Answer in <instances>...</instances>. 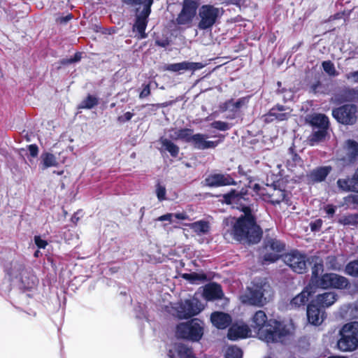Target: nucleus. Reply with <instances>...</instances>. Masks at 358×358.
Instances as JSON below:
<instances>
[{
    "label": "nucleus",
    "mask_w": 358,
    "mask_h": 358,
    "mask_svg": "<svg viewBox=\"0 0 358 358\" xmlns=\"http://www.w3.org/2000/svg\"><path fill=\"white\" fill-rule=\"evenodd\" d=\"M223 201L244 213V215L238 219L230 217L224 220L226 231L229 232L237 241H246L250 243H258L262 237V231L256 224L253 215L255 206L250 204L249 194L246 192H238L231 190L223 196Z\"/></svg>",
    "instance_id": "1"
},
{
    "label": "nucleus",
    "mask_w": 358,
    "mask_h": 358,
    "mask_svg": "<svg viewBox=\"0 0 358 358\" xmlns=\"http://www.w3.org/2000/svg\"><path fill=\"white\" fill-rule=\"evenodd\" d=\"M251 326L257 331L259 338L266 343L280 341L282 337L289 334V330L281 322L267 320V316L263 310L255 313Z\"/></svg>",
    "instance_id": "2"
},
{
    "label": "nucleus",
    "mask_w": 358,
    "mask_h": 358,
    "mask_svg": "<svg viewBox=\"0 0 358 358\" xmlns=\"http://www.w3.org/2000/svg\"><path fill=\"white\" fill-rule=\"evenodd\" d=\"M273 296L270 285L265 280H255L248 288V292L241 296L244 303L263 306L269 301Z\"/></svg>",
    "instance_id": "3"
},
{
    "label": "nucleus",
    "mask_w": 358,
    "mask_h": 358,
    "mask_svg": "<svg viewBox=\"0 0 358 358\" xmlns=\"http://www.w3.org/2000/svg\"><path fill=\"white\" fill-rule=\"evenodd\" d=\"M338 349L342 352H353L358 348V322L345 324L339 331Z\"/></svg>",
    "instance_id": "4"
},
{
    "label": "nucleus",
    "mask_w": 358,
    "mask_h": 358,
    "mask_svg": "<svg viewBox=\"0 0 358 358\" xmlns=\"http://www.w3.org/2000/svg\"><path fill=\"white\" fill-rule=\"evenodd\" d=\"M224 10L211 4H205L199 9V22L197 27L199 30L211 29L220 20Z\"/></svg>",
    "instance_id": "5"
},
{
    "label": "nucleus",
    "mask_w": 358,
    "mask_h": 358,
    "mask_svg": "<svg viewBox=\"0 0 358 358\" xmlns=\"http://www.w3.org/2000/svg\"><path fill=\"white\" fill-rule=\"evenodd\" d=\"M171 313L180 319H186L198 315L204 308L203 305L196 298L186 299L175 303Z\"/></svg>",
    "instance_id": "6"
},
{
    "label": "nucleus",
    "mask_w": 358,
    "mask_h": 358,
    "mask_svg": "<svg viewBox=\"0 0 358 358\" xmlns=\"http://www.w3.org/2000/svg\"><path fill=\"white\" fill-rule=\"evenodd\" d=\"M203 334L202 323L197 319L192 320L190 322L180 323L176 328V336L178 337L192 341H199Z\"/></svg>",
    "instance_id": "7"
},
{
    "label": "nucleus",
    "mask_w": 358,
    "mask_h": 358,
    "mask_svg": "<svg viewBox=\"0 0 358 358\" xmlns=\"http://www.w3.org/2000/svg\"><path fill=\"white\" fill-rule=\"evenodd\" d=\"M182 9L175 20V24L180 27H190L199 6L198 0H182Z\"/></svg>",
    "instance_id": "8"
},
{
    "label": "nucleus",
    "mask_w": 358,
    "mask_h": 358,
    "mask_svg": "<svg viewBox=\"0 0 358 358\" xmlns=\"http://www.w3.org/2000/svg\"><path fill=\"white\" fill-rule=\"evenodd\" d=\"M182 9L175 20V24L180 27H190L199 6L198 0H182Z\"/></svg>",
    "instance_id": "9"
},
{
    "label": "nucleus",
    "mask_w": 358,
    "mask_h": 358,
    "mask_svg": "<svg viewBox=\"0 0 358 358\" xmlns=\"http://www.w3.org/2000/svg\"><path fill=\"white\" fill-rule=\"evenodd\" d=\"M350 285L347 278L334 273H327L315 280V285L322 289H346Z\"/></svg>",
    "instance_id": "10"
},
{
    "label": "nucleus",
    "mask_w": 358,
    "mask_h": 358,
    "mask_svg": "<svg viewBox=\"0 0 358 358\" xmlns=\"http://www.w3.org/2000/svg\"><path fill=\"white\" fill-rule=\"evenodd\" d=\"M333 117L340 123L352 125L358 118V108L354 104H345L332 110Z\"/></svg>",
    "instance_id": "11"
},
{
    "label": "nucleus",
    "mask_w": 358,
    "mask_h": 358,
    "mask_svg": "<svg viewBox=\"0 0 358 358\" xmlns=\"http://www.w3.org/2000/svg\"><path fill=\"white\" fill-rule=\"evenodd\" d=\"M306 259V255L297 250L292 251L283 257L284 262L298 273L306 272L307 269Z\"/></svg>",
    "instance_id": "12"
},
{
    "label": "nucleus",
    "mask_w": 358,
    "mask_h": 358,
    "mask_svg": "<svg viewBox=\"0 0 358 358\" xmlns=\"http://www.w3.org/2000/svg\"><path fill=\"white\" fill-rule=\"evenodd\" d=\"M254 189L257 191L263 200L273 204H278L285 199L286 192L281 189L272 187L262 189L259 185L257 184L255 185Z\"/></svg>",
    "instance_id": "13"
},
{
    "label": "nucleus",
    "mask_w": 358,
    "mask_h": 358,
    "mask_svg": "<svg viewBox=\"0 0 358 358\" xmlns=\"http://www.w3.org/2000/svg\"><path fill=\"white\" fill-rule=\"evenodd\" d=\"M264 249V262L272 263L279 259V253L285 250V244L275 238H269L266 241Z\"/></svg>",
    "instance_id": "14"
},
{
    "label": "nucleus",
    "mask_w": 358,
    "mask_h": 358,
    "mask_svg": "<svg viewBox=\"0 0 358 358\" xmlns=\"http://www.w3.org/2000/svg\"><path fill=\"white\" fill-rule=\"evenodd\" d=\"M151 6L152 2L150 1L146 6L143 7V10L140 12V13L136 15V22L134 25V29H136L141 34V38H144L146 37L145 31L148 24L147 18L148 17L151 12Z\"/></svg>",
    "instance_id": "15"
},
{
    "label": "nucleus",
    "mask_w": 358,
    "mask_h": 358,
    "mask_svg": "<svg viewBox=\"0 0 358 358\" xmlns=\"http://www.w3.org/2000/svg\"><path fill=\"white\" fill-rule=\"evenodd\" d=\"M204 65L201 62H182L179 63L170 64L164 66V70L182 73L185 71H195L201 69Z\"/></svg>",
    "instance_id": "16"
},
{
    "label": "nucleus",
    "mask_w": 358,
    "mask_h": 358,
    "mask_svg": "<svg viewBox=\"0 0 358 358\" xmlns=\"http://www.w3.org/2000/svg\"><path fill=\"white\" fill-rule=\"evenodd\" d=\"M206 185L209 187H220L235 185L234 179L229 174H213L205 180Z\"/></svg>",
    "instance_id": "17"
},
{
    "label": "nucleus",
    "mask_w": 358,
    "mask_h": 358,
    "mask_svg": "<svg viewBox=\"0 0 358 358\" xmlns=\"http://www.w3.org/2000/svg\"><path fill=\"white\" fill-rule=\"evenodd\" d=\"M222 141H208L206 135L198 133L194 134L191 143L196 149L207 150L216 148Z\"/></svg>",
    "instance_id": "18"
},
{
    "label": "nucleus",
    "mask_w": 358,
    "mask_h": 358,
    "mask_svg": "<svg viewBox=\"0 0 358 358\" xmlns=\"http://www.w3.org/2000/svg\"><path fill=\"white\" fill-rule=\"evenodd\" d=\"M307 317L310 324L317 326L323 322L324 313L314 302H312L308 306Z\"/></svg>",
    "instance_id": "19"
},
{
    "label": "nucleus",
    "mask_w": 358,
    "mask_h": 358,
    "mask_svg": "<svg viewBox=\"0 0 358 358\" xmlns=\"http://www.w3.org/2000/svg\"><path fill=\"white\" fill-rule=\"evenodd\" d=\"M287 108L281 105H277L272 108L269 112L265 115L266 122H272L275 120L278 121H283L287 120L290 115V110L286 111Z\"/></svg>",
    "instance_id": "20"
},
{
    "label": "nucleus",
    "mask_w": 358,
    "mask_h": 358,
    "mask_svg": "<svg viewBox=\"0 0 358 358\" xmlns=\"http://www.w3.org/2000/svg\"><path fill=\"white\" fill-rule=\"evenodd\" d=\"M250 333V329L245 324H234L228 331L227 336L230 340H237L247 338Z\"/></svg>",
    "instance_id": "21"
},
{
    "label": "nucleus",
    "mask_w": 358,
    "mask_h": 358,
    "mask_svg": "<svg viewBox=\"0 0 358 358\" xmlns=\"http://www.w3.org/2000/svg\"><path fill=\"white\" fill-rule=\"evenodd\" d=\"M345 156L342 159L347 164L355 162L358 159V143L354 140H348L344 145Z\"/></svg>",
    "instance_id": "22"
},
{
    "label": "nucleus",
    "mask_w": 358,
    "mask_h": 358,
    "mask_svg": "<svg viewBox=\"0 0 358 358\" xmlns=\"http://www.w3.org/2000/svg\"><path fill=\"white\" fill-rule=\"evenodd\" d=\"M169 356L170 358H196L192 349L182 343H176L169 349Z\"/></svg>",
    "instance_id": "23"
},
{
    "label": "nucleus",
    "mask_w": 358,
    "mask_h": 358,
    "mask_svg": "<svg viewBox=\"0 0 358 358\" xmlns=\"http://www.w3.org/2000/svg\"><path fill=\"white\" fill-rule=\"evenodd\" d=\"M203 296L208 301L215 300L222 297L223 292L220 285L210 283L205 286Z\"/></svg>",
    "instance_id": "24"
},
{
    "label": "nucleus",
    "mask_w": 358,
    "mask_h": 358,
    "mask_svg": "<svg viewBox=\"0 0 358 358\" xmlns=\"http://www.w3.org/2000/svg\"><path fill=\"white\" fill-rule=\"evenodd\" d=\"M210 321L218 329H225L231 322L229 314L223 312H214L211 314Z\"/></svg>",
    "instance_id": "25"
},
{
    "label": "nucleus",
    "mask_w": 358,
    "mask_h": 358,
    "mask_svg": "<svg viewBox=\"0 0 358 358\" xmlns=\"http://www.w3.org/2000/svg\"><path fill=\"white\" fill-rule=\"evenodd\" d=\"M337 185L343 191L358 192V168L352 178L338 179Z\"/></svg>",
    "instance_id": "26"
},
{
    "label": "nucleus",
    "mask_w": 358,
    "mask_h": 358,
    "mask_svg": "<svg viewBox=\"0 0 358 358\" xmlns=\"http://www.w3.org/2000/svg\"><path fill=\"white\" fill-rule=\"evenodd\" d=\"M337 100L340 102H357L358 89L346 87L337 94Z\"/></svg>",
    "instance_id": "27"
},
{
    "label": "nucleus",
    "mask_w": 358,
    "mask_h": 358,
    "mask_svg": "<svg viewBox=\"0 0 358 358\" xmlns=\"http://www.w3.org/2000/svg\"><path fill=\"white\" fill-rule=\"evenodd\" d=\"M193 136V130L187 128L180 129H172L169 135V137L171 139L182 140L190 143L192 142Z\"/></svg>",
    "instance_id": "28"
},
{
    "label": "nucleus",
    "mask_w": 358,
    "mask_h": 358,
    "mask_svg": "<svg viewBox=\"0 0 358 358\" xmlns=\"http://www.w3.org/2000/svg\"><path fill=\"white\" fill-rule=\"evenodd\" d=\"M337 300V295L334 292H325L322 294L317 296L316 299L314 302L316 305L322 307H329L334 304Z\"/></svg>",
    "instance_id": "29"
},
{
    "label": "nucleus",
    "mask_w": 358,
    "mask_h": 358,
    "mask_svg": "<svg viewBox=\"0 0 358 358\" xmlns=\"http://www.w3.org/2000/svg\"><path fill=\"white\" fill-rule=\"evenodd\" d=\"M331 171V166H322L313 169L308 175L309 178L313 182L323 181Z\"/></svg>",
    "instance_id": "30"
},
{
    "label": "nucleus",
    "mask_w": 358,
    "mask_h": 358,
    "mask_svg": "<svg viewBox=\"0 0 358 358\" xmlns=\"http://www.w3.org/2000/svg\"><path fill=\"white\" fill-rule=\"evenodd\" d=\"M41 164L43 170L50 167H57L59 162L57 157L52 153L43 152L41 155Z\"/></svg>",
    "instance_id": "31"
},
{
    "label": "nucleus",
    "mask_w": 358,
    "mask_h": 358,
    "mask_svg": "<svg viewBox=\"0 0 358 358\" xmlns=\"http://www.w3.org/2000/svg\"><path fill=\"white\" fill-rule=\"evenodd\" d=\"M310 296V292L308 289V288H306L292 299L290 303V306L292 308H299L301 306H304L308 301Z\"/></svg>",
    "instance_id": "32"
},
{
    "label": "nucleus",
    "mask_w": 358,
    "mask_h": 358,
    "mask_svg": "<svg viewBox=\"0 0 358 358\" xmlns=\"http://www.w3.org/2000/svg\"><path fill=\"white\" fill-rule=\"evenodd\" d=\"M187 225L200 236L208 234L210 229L209 223L204 220L197 221Z\"/></svg>",
    "instance_id": "33"
},
{
    "label": "nucleus",
    "mask_w": 358,
    "mask_h": 358,
    "mask_svg": "<svg viewBox=\"0 0 358 358\" xmlns=\"http://www.w3.org/2000/svg\"><path fill=\"white\" fill-rule=\"evenodd\" d=\"M310 124L318 129H327L329 127V119L323 114H316L311 117Z\"/></svg>",
    "instance_id": "34"
},
{
    "label": "nucleus",
    "mask_w": 358,
    "mask_h": 358,
    "mask_svg": "<svg viewBox=\"0 0 358 358\" xmlns=\"http://www.w3.org/2000/svg\"><path fill=\"white\" fill-rule=\"evenodd\" d=\"M160 142L164 150L168 151L172 157H176L178 156L179 152V147L177 145L173 143L169 139L164 138H162L160 139Z\"/></svg>",
    "instance_id": "35"
},
{
    "label": "nucleus",
    "mask_w": 358,
    "mask_h": 358,
    "mask_svg": "<svg viewBox=\"0 0 358 358\" xmlns=\"http://www.w3.org/2000/svg\"><path fill=\"white\" fill-rule=\"evenodd\" d=\"M338 222L344 226H357L358 225V213L343 215Z\"/></svg>",
    "instance_id": "36"
},
{
    "label": "nucleus",
    "mask_w": 358,
    "mask_h": 358,
    "mask_svg": "<svg viewBox=\"0 0 358 358\" xmlns=\"http://www.w3.org/2000/svg\"><path fill=\"white\" fill-rule=\"evenodd\" d=\"M99 103L98 99L93 95L89 94L80 103L78 108L83 109H91Z\"/></svg>",
    "instance_id": "37"
},
{
    "label": "nucleus",
    "mask_w": 358,
    "mask_h": 358,
    "mask_svg": "<svg viewBox=\"0 0 358 358\" xmlns=\"http://www.w3.org/2000/svg\"><path fill=\"white\" fill-rule=\"evenodd\" d=\"M182 278L192 283L203 282L206 279V276L204 274L196 273H184Z\"/></svg>",
    "instance_id": "38"
},
{
    "label": "nucleus",
    "mask_w": 358,
    "mask_h": 358,
    "mask_svg": "<svg viewBox=\"0 0 358 358\" xmlns=\"http://www.w3.org/2000/svg\"><path fill=\"white\" fill-rule=\"evenodd\" d=\"M345 273L352 277H358V260H353L347 264Z\"/></svg>",
    "instance_id": "39"
},
{
    "label": "nucleus",
    "mask_w": 358,
    "mask_h": 358,
    "mask_svg": "<svg viewBox=\"0 0 358 358\" xmlns=\"http://www.w3.org/2000/svg\"><path fill=\"white\" fill-rule=\"evenodd\" d=\"M327 134V129H319L313 133L310 137L311 145H313L315 143H318L324 139Z\"/></svg>",
    "instance_id": "40"
},
{
    "label": "nucleus",
    "mask_w": 358,
    "mask_h": 358,
    "mask_svg": "<svg viewBox=\"0 0 358 358\" xmlns=\"http://www.w3.org/2000/svg\"><path fill=\"white\" fill-rule=\"evenodd\" d=\"M241 350L235 346L229 347L225 354V358H242Z\"/></svg>",
    "instance_id": "41"
},
{
    "label": "nucleus",
    "mask_w": 358,
    "mask_h": 358,
    "mask_svg": "<svg viewBox=\"0 0 358 358\" xmlns=\"http://www.w3.org/2000/svg\"><path fill=\"white\" fill-rule=\"evenodd\" d=\"M324 270V266L322 263H316L314 264V266L312 268V277H311V282L314 285H315V280L320 278L319 276V274L322 273Z\"/></svg>",
    "instance_id": "42"
},
{
    "label": "nucleus",
    "mask_w": 358,
    "mask_h": 358,
    "mask_svg": "<svg viewBox=\"0 0 358 358\" xmlns=\"http://www.w3.org/2000/svg\"><path fill=\"white\" fill-rule=\"evenodd\" d=\"M324 71L331 76H335L338 74L334 64L331 61H324L322 64Z\"/></svg>",
    "instance_id": "43"
},
{
    "label": "nucleus",
    "mask_w": 358,
    "mask_h": 358,
    "mask_svg": "<svg viewBox=\"0 0 358 358\" xmlns=\"http://www.w3.org/2000/svg\"><path fill=\"white\" fill-rule=\"evenodd\" d=\"M248 102V100L246 98H241L239 99L236 101H233L232 100L229 101L227 103H226L227 108H230L231 107H233V108H240L245 104H246Z\"/></svg>",
    "instance_id": "44"
},
{
    "label": "nucleus",
    "mask_w": 358,
    "mask_h": 358,
    "mask_svg": "<svg viewBox=\"0 0 358 358\" xmlns=\"http://www.w3.org/2000/svg\"><path fill=\"white\" fill-rule=\"evenodd\" d=\"M212 128L220 130V131H227L230 129V125L229 123L222 122V121H214L210 124Z\"/></svg>",
    "instance_id": "45"
},
{
    "label": "nucleus",
    "mask_w": 358,
    "mask_h": 358,
    "mask_svg": "<svg viewBox=\"0 0 358 358\" xmlns=\"http://www.w3.org/2000/svg\"><path fill=\"white\" fill-rule=\"evenodd\" d=\"M166 190L164 186L161 185L160 184H157L156 187V194L157 196V199L162 201L164 200H166Z\"/></svg>",
    "instance_id": "46"
},
{
    "label": "nucleus",
    "mask_w": 358,
    "mask_h": 358,
    "mask_svg": "<svg viewBox=\"0 0 358 358\" xmlns=\"http://www.w3.org/2000/svg\"><path fill=\"white\" fill-rule=\"evenodd\" d=\"M122 1L127 5L131 6L142 4L143 5V7L146 6L150 1L152 2V3H153L152 0H122Z\"/></svg>",
    "instance_id": "47"
},
{
    "label": "nucleus",
    "mask_w": 358,
    "mask_h": 358,
    "mask_svg": "<svg viewBox=\"0 0 358 358\" xmlns=\"http://www.w3.org/2000/svg\"><path fill=\"white\" fill-rule=\"evenodd\" d=\"M322 225V220L317 219L314 222H310V227L312 231H318L320 230Z\"/></svg>",
    "instance_id": "48"
},
{
    "label": "nucleus",
    "mask_w": 358,
    "mask_h": 358,
    "mask_svg": "<svg viewBox=\"0 0 358 358\" xmlns=\"http://www.w3.org/2000/svg\"><path fill=\"white\" fill-rule=\"evenodd\" d=\"M357 194L348 195L345 198V201L348 203L358 204V192Z\"/></svg>",
    "instance_id": "49"
},
{
    "label": "nucleus",
    "mask_w": 358,
    "mask_h": 358,
    "mask_svg": "<svg viewBox=\"0 0 358 358\" xmlns=\"http://www.w3.org/2000/svg\"><path fill=\"white\" fill-rule=\"evenodd\" d=\"M34 241L37 247L39 248H45V246L48 245L47 241L41 239V238L38 236H36L34 237Z\"/></svg>",
    "instance_id": "50"
},
{
    "label": "nucleus",
    "mask_w": 358,
    "mask_h": 358,
    "mask_svg": "<svg viewBox=\"0 0 358 358\" xmlns=\"http://www.w3.org/2000/svg\"><path fill=\"white\" fill-rule=\"evenodd\" d=\"M133 115H134L133 113H131L130 112H127L123 115L119 116L117 118V120L120 122L123 123V122L129 121L132 118Z\"/></svg>",
    "instance_id": "51"
},
{
    "label": "nucleus",
    "mask_w": 358,
    "mask_h": 358,
    "mask_svg": "<svg viewBox=\"0 0 358 358\" xmlns=\"http://www.w3.org/2000/svg\"><path fill=\"white\" fill-rule=\"evenodd\" d=\"M81 58V56H80V53H76L73 57L69 59H64L62 62V64H71V63H73V62H78L80 61Z\"/></svg>",
    "instance_id": "52"
},
{
    "label": "nucleus",
    "mask_w": 358,
    "mask_h": 358,
    "mask_svg": "<svg viewBox=\"0 0 358 358\" xmlns=\"http://www.w3.org/2000/svg\"><path fill=\"white\" fill-rule=\"evenodd\" d=\"M30 155L33 157H36L38 153V148L35 144H31L28 146Z\"/></svg>",
    "instance_id": "53"
},
{
    "label": "nucleus",
    "mask_w": 358,
    "mask_h": 358,
    "mask_svg": "<svg viewBox=\"0 0 358 358\" xmlns=\"http://www.w3.org/2000/svg\"><path fill=\"white\" fill-rule=\"evenodd\" d=\"M173 213H167L166 215H162L157 218L159 221H169V222H172L173 221Z\"/></svg>",
    "instance_id": "54"
},
{
    "label": "nucleus",
    "mask_w": 358,
    "mask_h": 358,
    "mask_svg": "<svg viewBox=\"0 0 358 358\" xmlns=\"http://www.w3.org/2000/svg\"><path fill=\"white\" fill-rule=\"evenodd\" d=\"M328 260H329V264H330V268L332 270L339 271L341 269V266H338V265L334 264V262L336 260L334 257H328Z\"/></svg>",
    "instance_id": "55"
},
{
    "label": "nucleus",
    "mask_w": 358,
    "mask_h": 358,
    "mask_svg": "<svg viewBox=\"0 0 358 358\" xmlns=\"http://www.w3.org/2000/svg\"><path fill=\"white\" fill-rule=\"evenodd\" d=\"M324 209L327 214L330 216H333L336 212V207L331 204H328L324 207Z\"/></svg>",
    "instance_id": "56"
},
{
    "label": "nucleus",
    "mask_w": 358,
    "mask_h": 358,
    "mask_svg": "<svg viewBox=\"0 0 358 358\" xmlns=\"http://www.w3.org/2000/svg\"><path fill=\"white\" fill-rule=\"evenodd\" d=\"M73 18V15L71 14H68L64 17H59L57 19V22L59 23H66L69 20Z\"/></svg>",
    "instance_id": "57"
},
{
    "label": "nucleus",
    "mask_w": 358,
    "mask_h": 358,
    "mask_svg": "<svg viewBox=\"0 0 358 358\" xmlns=\"http://www.w3.org/2000/svg\"><path fill=\"white\" fill-rule=\"evenodd\" d=\"M346 78L352 79L355 83H358V71L348 73Z\"/></svg>",
    "instance_id": "58"
},
{
    "label": "nucleus",
    "mask_w": 358,
    "mask_h": 358,
    "mask_svg": "<svg viewBox=\"0 0 358 358\" xmlns=\"http://www.w3.org/2000/svg\"><path fill=\"white\" fill-rule=\"evenodd\" d=\"M174 218L181 220H189V216L186 213H173Z\"/></svg>",
    "instance_id": "59"
},
{
    "label": "nucleus",
    "mask_w": 358,
    "mask_h": 358,
    "mask_svg": "<svg viewBox=\"0 0 358 358\" xmlns=\"http://www.w3.org/2000/svg\"><path fill=\"white\" fill-rule=\"evenodd\" d=\"M150 86L148 85H145L142 92L140 93V98H144L150 95Z\"/></svg>",
    "instance_id": "60"
},
{
    "label": "nucleus",
    "mask_w": 358,
    "mask_h": 358,
    "mask_svg": "<svg viewBox=\"0 0 358 358\" xmlns=\"http://www.w3.org/2000/svg\"><path fill=\"white\" fill-rule=\"evenodd\" d=\"M227 3H231L234 5H239L242 0H225Z\"/></svg>",
    "instance_id": "61"
},
{
    "label": "nucleus",
    "mask_w": 358,
    "mask_h": 358,
    "mask_svg": "<svg viewBox=\"0 0 358 358\" xmlns=\"http://www.w3.org/2000/svg\"><path fill=\"white\" fill-rule=\"evenodd\" d=\"M39 253H40L39 250L36 251L35 253H34V256L36 257H38Z\"/></svg>",
    "instance_id": "62"
},
{
    "label": "nucleus",
    "mask_w": 358,
    "mask_h": 358,
    "mask_svg": "<svg viewBox=\"0 0 358 358\" xmlns=\"http://www.w3.org/2000/svg\"><path fill=\"white\" fill-rule=\"evenodd\" d=\"M355 308H356L357 311L358 312V301L356 303Z\"/></svg>",
    "instance_id": "63"
},
{
    "label": "nucleus",
    "mask_w": 358,
    "mask_h": 358,
    "mask_svg": "<svg viewBox=\"0 0 358 358\" xmlns=\"http://www.w3.org/2000/svg\"><path fill=\"white\" fill-rule=\"evenodd\" d=\"M266 358H271V357H266Z\"/></svg>",
    "instance_id": "64"
}]
</instances>
